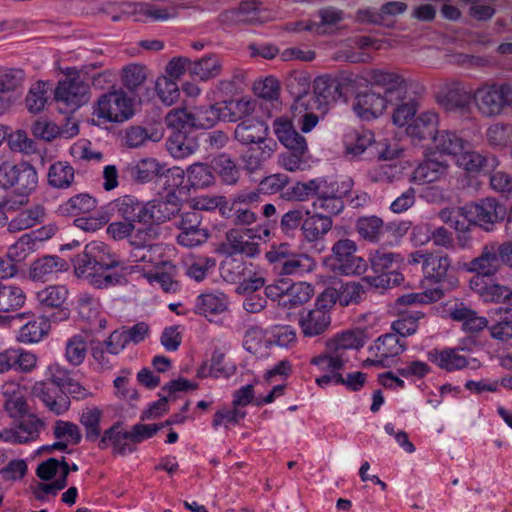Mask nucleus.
Wrapping results in <instances>:
<instances>
[{
    "mask_svg": "<svg viewBox=\"0 0 512 512\" xmlns=\"http://www.w3.org/2000/svg\"><path fill=\"white\" fill-rule=\"evenodd\" d=\"M119 265L103 242H91L74 260L78 277L86 279L92 286L107 288L120 283L122 277L111 271Z\"/></svg>",
    "mask_w": 512,
    "mask_h": 512,
    "instance_id": "nucleus-1",
    "label": "nucleus"
},
{
    "mask_svg": "<svg viewBox=\"0 0 512 512\" xmlns=\"http://www.w3.org/2000/svg\"><path fill=\"white\" fill-rule=\"evenodd\" d=\"M305 88L299 92L296 97V108L299 106L311 108L325 113L328 106L337 100L347 101L348 96L356 88V78L353 74L331 77L322 75L315 78L313 83V93L307 92L309 85L306 78H303Z\"/></svg>",
    "mask_w": 512,
    "mask_h": 512,
    "instance_id": "nucleus-2",
    "label": "nucleus"
},
{
    "mask_svg": "<svg viewBox=\"0 0 512 512\" xmlns=\"http://www.w3.org/2000/svg\"><path fill=\"white\" fill-rule=\"evenodd\" d=\"M506 207L493 197H488L479 203L466 205L459 209H443L439 216L442 221L450 223L456 230H465L467 226L459 219L462 217L469 224L478 225L489 230V226L504 219Z\"/></svg>",
    "mask_w": 512,
    "mask_h": 512,
    "instance_id": "nucleus-3",
    "label": "nucleus"
},
{
    "mask_svg": "<svg viewBox=\"0 0 512 512\" xmlns=\"http://www.w3.org/2000/svg\"><path fill=\"white\" fill-rule=\"evenodd\" d=\"M478 112L495 118L512 112V81H485L474 90Z\"/></svg>",
    "mask_w": 512,
    "mask_h": 512,
    "instance_id": "nucleus-4",
    "label": "nucleus"
},
{
    "mask_svg": "<svg viewBox=\"0 0 512 512\" xmlns=\"http://www.w3.org/2000/svg\"><path fill=\"white\" fill-rule=\"evenodd\" d=\"M46 377L47 381L34 385L33 392L51 412L62 415L70 407L69 396L64 393V388L71 380L69 372L53 363L47 367Z\"/></svg>",
    "mask_w": 512,
    "mask_h": 512,
    "instance_id": "nucleus-5",
    "label": "nucleus"
},
{
    "mask_svg": "<svg viewBox=\"0 0 512 512\" xmlns=\"http://www.w3.org/2000/svg\"><path fill=\"white\" fill-rule=\"evenodd\" d=\"M144 206L145 204L138 202L133 195L125 194L98 209L93 216L76 218L74 224L83 231L94 232L109 221L115 210L126 220H137L140 223V215L143 214Z\"/></svg>",
    "mask_w": 512,
    "mask_h": 512,
    "instance_id": "nucleus-6",
    "label": "nucleus"
},
{
    "mask_svg": "<svg viewBox=\"0 0 512 512\" xmlns=\"http://www.w3.org/2000/svg\"><path fill=\"white\" fill-rule=\"evenodd\" d=\"M335 295L333 290H325L317 297L313 308L300 312L298 325L305 337H317L329 329L331 309L336 302Z\"/></svg>",
    "mask_w": 512,
    "mask_h": 512,
    "instance_id": "nucleus-7",
    "label": "nucleus"
},
{
    "mask_svg": "<svg viewBox=\"0 0 512 512\" xmlns=\"http://www.w3.org/2000/svg\"><path fill=\"white\" fill-rule=\"evenodd\" d=\"M266 258L270 263L278 264L284 275L301 276L316 268V261L311 256L296 253L287 243L273 245L266 253Z\"/></svg>",
    "mask_w": 512,
    "mask_h": 512,
    "instance_id": "nucleus-8",
    "label": "nucleus"
},
{
    "mask_svg": "<svg viewBox=\"0 0 512 512\" xmlns=\"http://www.w3.org/2000/svg\"><path fill=\"white\" fill-rule=\"evenodd\" d=\"M93 115L103 122H124L134 115V103L123 91L108 92L99 97Z\"/></svg>",
    "mask_w": 512,
    "mask_h": 512,
    "instance_id": "nucleus-9",
    "label": "nucleus"
},
{
    "mask_svg": "<svg viewBox=\"0 0 512 512\" xmlns=\"http://www.w3.org/2000/svg\"><path fill=\"white\" fill-rule=\"evenodd\" d=\"M166 250L167 247L159 243L132 248L127 260L128 265L123 267V270L130 274L139 273L146 278L155 269H160L163 265H169Z\"/></svg>",
    "mask_w": 512,
    "mask_h": 512,
    "instance_id": "nucleus-10",
    "label": "nucleus"
},
{
    "mask_svg": "<svg viewBox=\"0 0 512 512\" xmlns=\"http://www.w3.org/2000/svg\"><path fill=\"white\" fill-rule=\"evenodd\" d=\"M168 120L173 125L200 129H210L218 121H222L220 102L209 106L195 107L193 111L175 109L168 113Z\"/></svg>",
    "mask_w": 512,
    "mask_h": 512,
    "instance_id": "nucleus-11",
    "label": "nucleus"
},
{
    "mask_svg": "<svg viewBox=\"0 0 512 512\" xmlns=\"http://www.w3.org/2000/svg\"><path fill=\"white\" fill-rule=\"evenodd\" d=\"M55 100L65 106V113L74 112L89 100V85L77 71L68 72L55 88Z\"/></svg>",
    "mask_w": 512,
    "mask_h": 512,
    "instance_id": "nucleus-12",
    "label": "nucleus"
},
{
    "mask_svg": "<svg viewBox=\"0 0 512 512\" xmlns=\"http://www.w3.org/2000/svg\"><path fill=\"white\" fill-rule=\"evenodd\" d=\"M348 360L344 353H336L328 349H326V352L312 357L310 364L323 373L315 379L316 384L321 388H326L329 385H339V382H343L340 371L345 367Z\"/></svg>",
    "mask_w": 512,
    "mask_h": 512,
    "instance_id": "nucleus-13",
    "label": "nucleus"
},
{
    "mask_svg": "<svg viewBox=\"0 0 512 512\" xmlns=\"http://www.w3.org/2000/svg\"><path fill=\"white\" fill-rule=\"evenodd\" d=\"M270 236L268 225H259L248 229H234L228 232L227 242L231 253H240L253 257L259 253L258 242L266 241Z\"/></svg>",
    "mask_w": 512,
    "mask_h": 512,
    "instance_id": "nucleus-14",
    "label": "nucleus"
},
{
    "mask_svg": "<svg viewBox=\"0 0 512 512\" xmlns=\"http://www.w3.org/2000/svg\"><path fill=\"white\" fill-rule=\"evenodd\" d=\"M435 100L446 112L466 113L474 103V91H468L463 82L453 80L440 88Z\"/></svg>",
    "mask_w": 512,
    "mask_h": 512,
    "instance_id": "nucleus-15",
    "label": "nucleus"
},
{
    "mask_svg": "<svg viewBox=\"0 0 512 512\" xmlns=\"http://www.w3.org/2000/svg\"><path fill=\"white\" fill-rule=\"evenodd\" d=\"M166 123L171 129V134L167 140V150L176 159H184L199 148V143L194 130L191 127L173 125L166 116Z\"/></svg>",
    "mask_w": 512,
    "mask_h": 512,
    "instance_id": "nucleus-16",
    "label": "nucleus"
},
{
    "mask_svg": "<svg viewBox=\"0 0 512 512\" xmlns=\"http://www.w3.org/2000/svg\"><path fill=\"white\" fill-rule=\"evenodd\" d=\"M180 210L177 194H166L165 197L145 203L140 215V223L154 224L169 220Z\"/></svg>",
    "mask_w": 512,
    "mask_h": 512,
    "instance_id": "nucleus-17",
    "label": "nucleus"
},
{
    "mask_svg": "<svg viewBox=\"0 0 512 512\" xmlns=\"http://www.w3.org/2000/svg\"><path fill=\"white\" fill-rule=\"evenodd\" d=\"M404 350V345L395 334H385L380 336L370 347L369 352L372 358L367 359L366 364L387 367L393 358L398 356Z\"/></svg>",
    "mask_w": 512,
    "mask_h": 512,
    "instance_id": "nucleus-18",
    "label": "nucleus"
},
{
    "mask_svg": "<svg viewBox=\"0 0 512 512\" xmlns=\"http://www.w3.org/2000/svg\"><path fill=\"white\" fill-rule=\"evenodd\" d=\"M451 261L447 255L437 252H431L424 260L422 272L426 280L436 284L447 282L450 289L458 285L457 278L448 274Z\"/></svg>",
    "mask_w": 512,
    "mask_h": 512,
    "instance_id": "nucleus-19",
    "label": "nucleus"
},
{
    "mask_svg": "<svg viewBox=\"0 0 512 512\" xmlns=\"http://www.w3.org/2000/svg\"><path fill=\"white\" fill-rule=\"evenodd\" d=\"M387 103L386 96L373 91H364L356 94L352 108L359 118L369 121L381 116Z\"/></svg>",
    "mask_w": 512,
    "mask_h": 512,
    "instance_id": "nucleus-20",
    "label": "nucleus"
},
{
    "mask_svg": "<svg viewBox=\"0 0 512 512\" xmlns=\"http://www.w3.org/2000/svg\"><path fill=\"white\" fill-rule=\"evenodd\" d=\"M98 440L101 449L111 448L115 454L127 455L135 451L130 430L120 422L105 430Z\"/></svg>",
    "mask_w": 512,
    "mask_h": 512,
    "instance_id": "nucleus-21",
    "label": "nucleus"
},
{
    "mask_svg": "<svg viewBox=\"0 0 512 512\" xmlns=\"http://www.w3.org/2000/svg\"><path fill=\"white\" fill-rule=\"evenodd\" d=\"M219 20L227 27L257 23L260 21V3L255 0L242 1L238 7L223 11Z\"/></svg>",
    "mask_w": 512,
    "mask_h": 512,
    "instance_id": "nucleus-22",
    "label": "nucleus"
},
{
    "mask_svg": "<svg viewBox=\"0 0 512 512\" xmlns=\"http://www.w3.org/2000/svg\"><path fill=\"white\" fill-rule=\"evenodd\" d=\"M129 13L136 22H165L177 17L174 7H161L152 2H132L128 4Z\"/></svg>",
    "mask_w": 512,
    "mask_h": 512,
    "instance_id": "nucleus-23",
    "label": "nucleus"
},
{
    "mask_svg": "<svg viewBox=\"0 0 512 512\" xmlns=\"http://www.w3.org/2000/svg\"><path fill=\"white\" fill-rule=\"evenodd\" d=\"M439 115L434 110H428L418 114L406 127L409 137L422 141L434 140L438 131Z\"/></svg>",
    "mask_w": 512,
    "mask_h": 512,
    "instance_id": "nucleus-24",
    "label": "nucleus"
},
{
    "mask_svg": "<svg viewBox=\"0 0 512 512\" xmlns=\"http://www.w3.org/2000/svg\"><path fill=\"white\" fill-rule=\"evenodd\" d=\"M384 281L385 279L383 276H376L362 278L359 282H347L341 286L340 291L337 294V301L341 306L357 304L361 301L367 288H378L384 283Z\"/></svg>",
    "mask_w": 512,
    "mask_h": 512,
    "instance_id": "nucleus-25",
    "label": "nucleus"
},
{
    "mask_svg": "<svg viewBox=\"0 0 512 512\" xmlns=\"http://www.w3.org/2000/svg\"><path fill=\"white\" fill-rule=\"evenodd\" d=\"M364 80L370 85L383 88L386 98L395 91L402 92L407 89L406 80L402 75L385 69L374 68L368 70L365 73Z\"/></svg>",
    "mask_w": 512,
    "mask_h": 512,
    "instance_id": "nucleus-26",
    "label": "nucleus"
},
{
    "mask_svg": "<svg viewBox=\"0 0 512 512\" xmlns=\"http://www.w3.org/2000/svg\"><path fill=\"white\" fill-rule=\"evenodd\" d=\"M268 127L266 123L254 117L244 118L235 129V138L242 144H265L271 139L267 138Z\"/></svg>",
    "mask_w": 512,
    "mask_h": 512,
    "instance_id": "nucleus-27",
    "label": "nucleus"
},
{
    "mask_svg": "<svg viewBox=\"0 0 512 512\" xmlns=\"http://www.w3.org/2000/svg\"><path fill=\"white\" fill-rule=\"evenodd\" d=\"M200 219L197 212H187L179 223L181 233L178 235V243L185 247H195L204 243L208 234L205 230L199 229Z\"/></svg>",
    "mask_w": 512,
    "mask_h": 512,
    "instance_id": "nucleus-28",
    "label": "nucleus"
},
{
    "mask_svg": "<svg viewBox=\"0 0 512 512\" xmlns=\"http://www.w3.org/2000/svg\"><path fill=\"white\" fill-rule=\"evenodd\" d=\"M274 132L279 142L290 152H307V142L304 136L296 131L292 121L286 118H278L274 122Z\"/></svg>",
    "mask_w": 512,
    "mask_h": 512,
    "instance_id": "nucleus-29",
    "label": "nucleus"
},
{
    "mask_svg": "<svg viewBox=\"0 0 512 512\" xmlns=\"http://www.w3.org/2000/svg\"><path fill=\"white\" fill-rule=\"evenodd\" d=\"M317 17L319 18V21L308 20L297 22L295 30L309 31L318 35H323L327 32V27L336 25L343 20L344 13L336 7L326 6L318 10Z\"/></svg>",
    "mask_w": 512,
    "mask_h": 512,
    "instance_id": "nucleus-30",
    "label": "nucleus"
},
{
    "mask_svg": "<svg viewBox=\"0 0 512 512\" xmlns=\"http://www.w3.org/2000/svg\"><path fill=\"white\" fill-rule=\"evenodd\" d=\"M428 359L446 372L462 370L469 364L467 357L458 348L432 349L428 352Z\"/></svg>",
    "mask_w": 512,
    "mask_h": 512,
    "instance_id": "nucleus-31",
    "label": "nucleus"
},
{
    "mask_svg": "<svg viewBox=\"0 0 512 512\" xmlns=\"http://www.w3.org/2000/svg\"><path fill=\"white\" fill-rule=\"evenodd\" d=\"M431 153L413 171L410 181L416 185H424L438 181L447 170V165Z\"/></svg>",
    "mask_w": 512,
    "mask_h": 512,
    "instance_id": "nucleus-32",
    "label": "nucleus"
},
{
    "mask_svg": "<svg viewBox=\"0 0 512 512\" xmlns=\"http://www.w3.org/2000/svg\"><path fill=\"white\" fill-rule=\"evenodd\" d=\"M367 339L368 335L364 330H346L328 339L326 341V349L346 355V350H358L362 348Z\"/></svg>",
    "mask_w": 512,
    "mask_h": 512,
    "instance_id": "nucleus-33",
    "label": "nucleus"
},
{
    "mask_svg": "<svg viewBox=\"0 0 512 512\" xmlns=\"http://www.w3.org/2000/svg\"><path fill=\"white\" fill-rule=\"evenodd\" d=\"M499 250L500 246L485 247L482 254L469 263L467 270L475 272V275H483L485 278L494 275L503 263Z\"/></svg>",
    "mask_w": 512,
    "mask_h": 512,
    "instance_id": "nucleus-34",
    "label": "nucleus"
},
{
    "mask_svg": "<svg viewBox=\"0 0 512 512\" xmlns=\"http://www.w3.org/2000/svg\"><path fill=\"white\" fill-rule=\"evenodd\" d=\"M42 426L43 423L41 420L30 415L15 427L6 430L3 434V438L5 441L12 443H27L34 441L39 436Z\"/></svg>",
    "mask_w": 512,
    "mask_h": 512,
    "instance_id": "nucleus-35",
    "label": "nucleus"
},
{
    "mask_svg": "<svg viewBox=\"0 0 512 512\" xmlns=\"http://www.w3.org/2000/svg\"><path fill=\"white\" fill-rule=\"evenodd\" d=\"M43 231H33L22 235L7 251V256L15 264L24 261L30 254L35 252L39 244L47 236L42 235Z\"/></svg>",
    "mask_w": 512,
    "mask_h": 512,
    "instance_id": "nucleus-36",
    "label": "nucleus"
},
{
    "mask_svg": "<svg viewBox=\"0 0 512 512\" xmlns=\"http://www.w3.org/2000/svg\"><path fill=\"white\" fill-rule=\"evenodd\" d=\"M470 288L485 302H500L507 300L508 288L496 284L491 278L474 275L470 280Z\"/></svg>",
    "mask_w": 512,
    "mask_h": 512,
    "instance_id": "nucleus-37",
    "label": "nucleus"
},
{
    "mask_svg": "<svg viewBox=\"0 0 512 512\" xmlns=\"http://www.w3.org/2000/svg\"><path fill=\"white\" fill-rule=\"evenodd\" d=\"M67 268V262L58 256H44L32 263L29 276L33 281H46Z\"/></svg>",
    "mask_w": 512,
    "mask_h": 512,
    "instance_id": "nucleus-38",
    "label": "nucleus"
},
{
    "mask_svg": "<svg viewBox=\"0 0 512 512\" xmlns=\"http://www.w3.org/2000/svg\"><path fill=\"white\" fill-rule=\"evenodd\" d=\"M50 322L46 317L39 316L26 322L17 332L16 339L20 343H39L49 332Z\"/></svg>",
    "mask_w": 512,
    "mask_h": 512,
    "instance_id": "nucleus-39",
    "label": "nucleus"
},
{
    "mask_svg": "<svg viewBox=\"0 0 512 512\" xmlns=\"http://www.w3.org/2000/svg\"><path fill=\"white\" fill-rule=\"evenodd\" d=\"M228 306V300L222 292L204 293L197 297L196 312L212 320L216 315L223 313Z\"/></svg>",
    "mask_w": 512,
    "mask_h": 512,
    "instance_id": "nucleus-40",
    "label": "nucleus"
},
{
    "mask_svg": "<svg viewBox=\"0 0 512 512\" xmlns=\"http://www.w3.org/2000/svg\"><path fill=\"white\" fill-rule=\"evenodd\" d=\"M236 372V365L226 361L220 353H214L211 359L203 363L198 369L197 375L201 378H228Z\"/></svg>",
    "mask_w": 512,
    "mask_h": 512,
    "instance_id": "nucleus-41",
    "label": "nucleus"
},
{
    "mask_svg": "<svg viewBox=\"0 0 512 512\" xmlns=\"http://www.w3.org/2000/svg\"><path fill=\"white\" fill-rule=\"evenodd\" d=\"M271 345V337H269L267 332L262 328L252 327L247 330L243 346L249 353L258 358H264L268 356Z\"/></svg>",
    "mask_w": 512,
    "mask_h": 512,
    "instance_id": "nucleus-42",
    "label": "nucleus"
},
{
    "mask_svg": "<svg viewBox=\"0 0 512 512\" xmlns=\"http://www.w3.org/2000/svg\"><path fill=\"white\" fill-rule=\"evenodd\" d=\"M371 268L376 273L401 268L405 265V259L400 253L388 252L384 249L372 250L368 255Z\"/></svg>",
    "mask_w": 512,
    "mask_h": 512,
    "instance_id": "nucleus-43",
    "label": "nucleus"
},
{
    "mask_svg": "<svg viewBox=\"0 0 512 512\" xmlns=\"http://www.w3.org/2000/svg\"><path fill=\"white\" fill-rule=\"evenodd\" d=\"M224 266H230L232 269L237 270V274L239 276H243L244 278L239 282L238 286L236 287V291L239 294H245V295H254L253 293L257 291L258 289L262 288L264 286V279L261 276H252L249 278H246V275H250L251 270L248 269L246 263H243L238 260H232L231 262H225ZM225 269V267H223Z\"/></svg>",
    "mask_w": 512,
    "mask_h": 512,
    "instance_id": "nucleus-44",
    "label": "nucleus"
},
{
    "mask_svg": "<svg viewBox=\"0 0 512 512\" xmlns=\"http://www.w3.org/2000/svg\"><path fill=\"white\" fill-rule=\"evenodd\" d=\"M276 143L273 140L262 143L251 144L242 153V160L248 170H256L261 164L270 158Z\"/></svg>",
    "mask_w": 512,
    "mask_h": 512,
    "instance_id": "nucleus-45",
    "label": "nucleus"
},
{
    "mask_svg": "<svg viewBox=\"0 0 512 512\" xmlns=\"http://www.w3.org/2000/svg\"><path fill=\"white\" fill-rule=\"evenodd\" d=\"M97 206V200L91 194H75L66 203L62 204L58 208V212L61 215H78V214H89L95 210Z\"/></svg>",
    "mask_w": 512,
    "mask_h": 512,
    "instance_id": "nucleus-46",
    "label": "nucleus"
},
{
    "mask_svg": "<svg viewBox=\"0 0 512 512\" xmlns=\"http://www.w3.org/2000/svg\"><path fill=\"white\" fill-rule=\"evenodd\" d=\"M163 192H189L187 175L180 167H172L161 173L156 180Z\"/></svg>",
    "mask_w": 512,
    "mask_h": 512,
    "instance_id": "nucleus-47",
    "label": "nucleus"
},
{
    "mask_svg": "<svg viewBox=\"0 0 512 512\" xmlns=\"http://www.w3.org/2000/svg\"><path fill=\"white\" fill-rule=\"evenodd\" d=\"M222 121L237 122L245 116H249L255 108V104L250 99L241 98L221 101Z\"/></svg>",
    "mask_w": 512,
    "mask_h": 512,
    "instance_id": "nucleus-48",
    "label": "nucleus"
},
{
    "mask_svg": "<svg viewBox=\"0 0 512 512\" xmlns=\"http://www.w3.org/2000/svg\"><path fill=\"white\" fill-rule=\"evenodd\" d=\"M450 316L453 320L462 322L464 330L469 332H478L488 324L485 317L478 316L473 310L462 303L456 304L451 309Z\"/></svg>",
    "mask_w": 512,
    "mask_h": 512,
    "instance_id": "nucleus-49",
    "label": "nucleus"
},
{
    "mask_svg": "<svg viewBox=\"0 0 512 512\" xmlns=\"http://www.w3.org/2000/svg\"><path fill=\"white\" fill-rule=\"evenodd\" d=\"M35 298L44 309L60 308L68 298V289L64 285H49L37 291Z\"/></svg>",
    "mask_w": 512,
    "mask_h": 512,
    "instance_id": "nucleus-50",
    "label": "nucleus"
},
{
    "mask_svg": "<svg viewBox=\"0 0 512 512\" xmlns=\"http://www.w3.org/2000/svg\"><path fill=\"white\" fill-rule=\"evenodd\" d=\"M356 229L359 235L372 243L384 240L385 224L377 216L361 217L357 220Z\"/></svg>",
    "mask_w": 512,
    "mask_h": 512,
    "instance_id": "nucleus-51",
    "label": "nucleus"
},
{
    "mask_svg": "<svg viewBox=\"0 0 512 512\" xmlns=\"http://www.w3.org/2000/svg\"><path fill=\"white\" fill-rule=\"evenodd\" d=\"M332 227V220L321 215L308 216L302 223V233L308 242L321 239Z\"/></svg>",
    "mask_w": 512,
    "mask_h": 512,
    "instance_id": "nucleus-52",
    "label": "nucleus"
},
{
    "mask_svg": "<svg viewBox=\"0 0 512 512\" xmlns=\"http://www.w3.org/2000/svg\"><path fill=\"white\" fill-rule=\"evenodd\" d=\"M163 137V131L158 127L132 126L126 132V143L129 147L137 148L148 140L158 142Z\"/></svg>",
    "mask_w": 512,
    "mask_h": 512,
    "instance_id": "nucleus-53",
    "label": "nucleus"
},
{
    "mask_svg": "<svg viewBox=\"0 0 512 512\" xmlns=\"http://www.w3.org/2000/svg\"><path fill=\"white\" fill-rule=\"evenodd\" d=\"M376 144L374 133L368 129L355 130L346 136L345 147L348 154L359 156Z\"/></svg>",
    "mask_w": 512,
    "mask_h": 512,
    "instance_id": "nucleus-54",
    "label": "nucleus"
},
{
    "mask_svg": "<svg viewBox=\"0 0 512 512\" xmlns=\"http://www.w3.org/2000/svg\"><path fill=\"white\" fill-rule=\"evenodd\" d=\"M221 72V63L217 55L209 54L199 60L192 61L191 75L200 80H208L218 76Z\"/></svg>",
    "mask_w": 512,
    "mask_h": 512,
    "instance_id": "nucleus-55",
    "label": "nucleus"
},
{
    "mask_svg": "<svg viewBox=\"0 0 512 512\" xmlns=\"http://www.w3.org/2000/svg\"><path fill=\"white\" fill-rule=\"evenodd\" d=\"M435 148L441 155H459L464 149L463 139L452 131H439L434 138Z\"/></svg>",
    "mask_w": 512,
    "mask_h": 512,
    "instance_id": "nucleus-56",
    "label": "nucleus"
},
{
    "mask_svg": "<svg viewBox=\"0 0 512 512\" xmlns=\"http://www.w3.org/2000/svg\"><path fill=\"white\" fill-rule=\"evenodd\" d=\"M213 167L204 163H194L187 170V183L190 189H205L214 182Z\"/></svg>",
    "mask_w": 512,
    "mask_h": 512,
    "instance_id": "nucleus-57",
    "label": "nucleus"
},
{
    "mask_svg": "<svg viewBox=\"0 0 512 512\" xmlns=\"http://www.w3.org/2000/svg\"><path fill=\"white\" fill-rule=\"evenodd\" d=\"M26 301L24 291L14 285L0 284V312H11L21 308Z\"/></svg>",
    "mask_w": 512,
    "mask_h": 512,
    "instance_id": "nucleus-58",
    "label": "nucleus"
},
{
    "mask_svg": "<svg viewBox=\"0 0 512 512\" xmlns=\"http://www.w3.org/2000/svg\"><path fill=\"white\" fill-rule=\"evenodd\" d=\"M45 215L44 208L41 205H35L25 209L17 214L9 222V230L12 232L28 229L40 223Z\"/></svg>",
    "mask_w": 512,
    "mask_h": 512,
    "instance_id": "nucleus-59",
    "label": "nucleus"
},
{
    "mask_svg": "<svg viewBox=\"0 0 512 512\" xmlns=\"http://www.w3.org/2000/svg\"><path fill=\"white\" fill-rule=\"evenodd\" d=\"M103 417V411L95 406L86 407L80 415V423L86 430V438L89 441H96L101 436L100 423Z\"/></svg>",
    "mask_w": 512,
    "mask_h": 512,
    "instance_id": "nucleus-60",
    "label": "nucleus"
},
{
    "mask_svg": "<svg viewBox=\"0 0 512 512\" xmlns=\"http://www.w3.org/2000/svg\"><path fill=\"white\" fill-rule=\"evenodd\" d=\"M176 267L169 260V265H163L160 269H155L151 275L146 277L151 285H159L165 292H176L178 283L174 280Z\"/></svg>",
    "mask_w": 512,
    "mask_h": 512,
    "instance_id": "nucleus-61",
    "label": "nucleus"
},
{
    "mask_svg": "<svg viewBox=\"0 0 512 512\" xmlns=\"http://www.w3.org/2000/svg\"><path fill=\"white\" fill-rule=\"evenodd\" d=\"M74 179V169L67 162H56L48 171L49 184L57 189H65L70 186Z\"/></svg>",
    "mask_w": 512,
    "mask_h": 512,
    "instance_id": "nucleus-62",
    "label": "nucleus"
},
{
    "mask_svg": "<svg viewBox=\"0 0 512 512\" xmlns=\"http://www.w3.org/2000/svg\"><path fill=\"white\" fill-rule=\"evenodd\" d=\"M159 172L160 165L153 158L142 159L130 169L132 179L139 183L150 182L154 178L157 180L160 175Z\"/></svg>",
    "mask_w": 512,
    "mask_h": 512,
    "instance_id": "nucleus-63",
    "label": "nucleus"
},
{
    "mask_svg": "<svg viewBox=\"0 0 512 512\" xmlns=\"http://www.w3.org/2000/svg\"><path fill=\"white\" fill-rule=\"evenodd\" d=\"M88 335L77 334L68 339L66 344L65 357L72 365L81 364L87 353Z\"/></svg>",
    "mask_w": 512,
    "mask_h": 512,
    "instance_id": "nucleus-64",
    "label": "nucleus"
}]
</instances>
